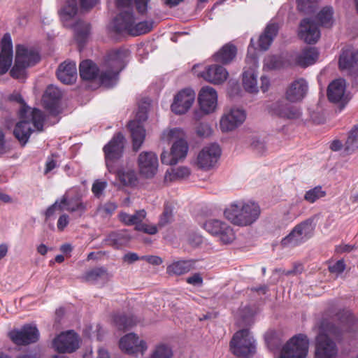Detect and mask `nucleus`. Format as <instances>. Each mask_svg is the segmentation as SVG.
<instances>
[{"mask_svg": "<svg viewBox=\"0 0 358 358\" xmlns=\"http://www.w3.org/2000/svg\"><path fill=\"white\" fill-rule=\"evenodd\" d=\"M225 217L235 225L246 227L255 223L259 217L261 208L257 203H232L224 212Z\"/></svg>", "mask_w": 358, "mask_h": 358, "instance_id": "obj_1", "label": "nucleus"}, {"mask_svg": "<svg viewBox=\"0 0 358 358\" xmlns=\"http://www.w3.org/2000/svg\"><path fill=\"white\" fill-rule=\"evenodd\" d=\"M230 349L238 357H250L255 353V340L248 329H243L234 334L230 341Z\"/></svg>", "mask_w": 358, "mask_h": 358, "instance_id": "obj_2", "label": "nucleus"}, {"mask_svg": "<svg viewBox=\"0 0 358 358\" xmlns=\"http://www.w3.org/2000/svg\"><path fill=\"white\" fill-rule=\"evenodd\" d=\"M124 143L125 138L122 134L119 132L103 147L106 164L109 172L116 171L114 164L122 157Z\"/></svg>", "mask_w": 358, "mask_h": 358, "instance_id": "obj_3", "label": "nucleus"}, {"mask_svg": "<svg viewBox=\"0 0 358 358\" xmlns=\"http://www.w3.org/2000/svg\"><path fill=\"white\" fill-rule=\"evenodd\" d=\"M308 346L309 341L305 334L294 336L283 346L280 358H306Z\"/></svg>", "mask_w": 358, "mask_h": 358, "instance_id": "obj_4", "label": "nucleus"}, {"mask_svg": "<svg viewBox=\"0 0 358 358\" xmlns=\"http://www.w3.org/2000/svg\"><path fill=\"white\" fill-rule=\"evenodd\" d=\"M147 118V108L145 106H141L136 113L135 120L130 121L128 124V128L130 130L133 141V149L135 151H137L140 148L144 141L145 130L142 123L145 122Z\"/></svg>", "mask_w": 358, "mask_h": 358, "instance_id": "obj_5", "label": "nucleus"}, {"mask_svg": "<svg viewBox=\"0 0 358 358\" xmlns=\"http://www.w3.org/2000/svg\"><path fill=\"white\" fill-rule=\"evenodd\" d=\"M203 228L210 234L217 236L224 244H229L235 238L231 227L220 220H208L204 223Z\"/></svg>", "mask_w": 358, "mask_h": 358, "instance_id": "obj_6", "label": "nucleus"}, {"mask_svg": "<svg viewBox=\"0 0 358 358\" xmlns=\"http://www.w3.org/2000/svg\"><path fill=\"white\" fill-rule=\"evenodd\" d=\"M138 166L140 175L145 178H152L157 173L158 158L153 152H142L138 157Z\"/></svg>", "mask_w": 358, "mask_h": 358, "instance_id": "obj_7", "label": "nucleus"}, {"mask_svg": "<svg viewBox=\"0 0 358 358\" xmlns=\"http://www.w3.org/2000/svg\"><path fill=\"white\" fill-rule=\"evenodd\" d=\"M335 316L336 319L340 322L341 327L338 328L332 325L329 332L336 339H340L341 335L344 331H355L357 329V319L350 310H339Z\"/></svg>", "mask_w": 358, "mask_h": 358, "instance_id": "obj_8", "label": "nucleus"}, {"mask_svg": "<svg viewBox=\"0 0 358 358\" xmlns=\"http://www.w3.org/2000/svg\"><path fill=\"white\" fill-rule=\"evenodd\" d=\"M24 145L28 141L32 129L30 127H27L26 124L29 122L28 117H31V121L33 124L34 129L38 131H43V124L45 122V115L43 112L38 109L31 110L24 102Z\"/></svg>", "mask_w": 358, "mask_h": 358, "instance_id": "obj_9", "label": "nucleus"}, {"mask_svg": "<svg viewBox=\"0 0 358 358\" xmlns=\"http://www.w3.org/2000/svg\"><path fill=\"white\" fill-rule=\"evenodd\" d=\"M217 95L216 91L211 87H203L199 94V103L201 111L194 113V118L199 120L201 113L208 114L214 111L217 106Z\"/></svg>", "mask_w": 358, "mask_h": 358, "instance_id": "obj_10", "label": "nucleus"}, {"mask_svg": "<svg viewBox=\"0 0 358 358\" xmlns=\"http://www.w3.org/2000/svg\"><path fill=\"white\" fill-rule=\"evenodd\" d=\"M272 115L287 120H296L301 117V112L297 107L288 103L285 100H278L267 106Z\"/></svg>", "mask_w": 358, "mask_h": 358, "instance_id": "obj_11", "label": "nucleus"}, {"mask_svg": "<svg viewBox=\"0 0 358 358\" xmlns=\"http://www.w3.org/2000/svg\"><path fill=\"white\" fill-rule=\"evenodd\" d=\"M220 154L221 150L217 143H212L204 147L197 156V166L203 170H209L215 165Z\"/></svg>", "mask_w": 358, "mask_h": 358, "instance_id": "obj_12", "label": "nucleus"}, {"mask_svg": "<svg viewBox=\"0 0 358 358\" xmlns=\"http://www.w3.org/2000/svg\"><path fill=\"white\" fill-rule=\"evenodd\" d=\"M52 347L59 353H71L79 348L78 338L73 331L63 332L54 338Z\"/></svg>", "mask_w": 358, "mask_h": 358, "instance_id": "obj_13", "label": "nucleus"}, {"mask_svg": "<svg viewBox=\"0 0 358 358\" xmlns=\"http://www.w3.org/2000/svg\"><path fill=\"white\" fill-rule=\"evenodd\" d=\"M338 353L337 346L326 334L320 333L316 337L315 358H335Z\"/></svg>", "mask_w": 358, "mask_h": 358, "instance_id": "obj_14", "label": "nucleus"}, {"mask_svg": "<svg viewBox=\"0 0 358 358\" xmlns=\"http://www.w3.org/2000/svg\"><path fill=\"white\" fill-rule=\"evenodd\" d=\"M120 349L129 354L134 355L141 353L147 350L148 346L143 340H140L134 333H129L122 337L119 342Z\"/></svg>", "mask_w": 358, "mask_h": 358, "instance_id": "obj_15", "label": "nucleus"}, {"mask_svg": "<svg viewBox=\"0 0 358 358\" xmlns=\"http://www.w3.org/2000/svg\"><path fill=\"white\" fill-rule=\"evenodd\" d=\"M195 99V93L192 90L185 89L179 92L174 98L171 106V110L177 114L185 113L192 106Z\"/></svg>", "mask_w": 358, "mask_h": 358, "instance_id": "obj_16", "label": "nucleus"}, {"mask_svg": "<svg viewBox=\"0 0 358 358\" xmlns=\"http://www.w3.org/2000/svg\"><path fill=\"white\" fill-rule=\"evenodd\" d=\"M13 56V43L10 34L3 35L1 41L0 75L8 71L12 64Z\"/></svg>", "mask_w": 358, "mask_h": 358, "instance_id": "obj_17", "label": "nucleus"}, {"mask_svg": "<svg viewBox=\"0 0 358 358\" xmlns=\"http://www.w3.org/2000/svg\"><path fill=\"white\" fill-rule=\"evenodd\" d=\"M245 119V113L243 110L231 108L220 120V128L222 131H232L240 126Z\"/></svg>", "mask_w": 358, "mask_h": 358, "instance_id": "obj_18", "label": "nucleus"}, {"mask_svg": "<svg viewBox=\"0 0 358 358\" xmlns=\"http://www.w3.org/2000/svg\"><path fill=\"white\" fill-rule=\"evenodd\" d=\"M299 37L308 44L316 43L320 37L318 24L310 18H304L300 22Z\"/></svg>", "mask_w": 358, "mask_h": 358, "instance_id": "obj_19", "label": "nucleus"}, {"mask_svg": "<svg viewBox=\"0 0 358 358\" xmlns=\"http://www.w3.org/2000/svg\"><path fill=\"white\" fill-rule=\"evenodd\" d=\"M62 96V92L59 88L53 85H49L43 95L42 101L44 108L49 110L51 114L57 115Z\"/></svg>", "mask_w": 358, "mask_h": 358, "instance_id": "obj_20", "label": "nucleus"}, {"mask_svg": "<svg viewBox=\"0 0 358 358\" xmlns=\"http://www.w3.org/2000/svg\"><path fill=\"white\" fill-rule=\"evenodd\" d=\"M338 64L341 69L348 70L352 74H358V50L352 48L343 50Z\"/></svg>", "mask_w": 358, "mask_h": 358, "instance_id": "obj_21", "label": "nucleus"}, {"mask_svg": "<svg viewBox=\"0 0 358 358\" xmlns=\"http://www.w3.org/2000/svg\"><path fill=\"white\" fill-rule=\"evenodd\" d=\"M129 55V50L125 49H116L109 51L105 59L106 67L120 72L126 65V59Z\"/></svg>", "mask_w": 358, "mask_h": 358, "instance_id": "obj_22", "label": "nucleus"}, {"mask_svg": "<svg viewBox=\"0 0 358 358\" xmlns=\"http://www.w3.org/2000/svg\"><path fill=\"white\" fill-rule=\"evenodd\" d=\"M200 76L206 81L220 85L223 83L228 77V72L223 66L218 64L208 66L200 73Z\"/></svg>", "mask_w": 358, "mask_h": 358, "instance_id": "obj_23", "label": "nucleus"}, {"mask_svg": "<svg viewBox=\"0 0 358 358\" xmlns=\"http://www.w3.org/2000/svg\"><path fill=\"white\" fill-rule=\"evenodd\" d=\"M345 81L343 79H337L332 81L328 86L327 96L333 103H346L348 101L345 92Z\"/></svg>", "mask_w": 358, "mask_h": 358, "instance_id": "obj_24", "label": "nucleus"}, {"mask_svg": "<svg viewBox=\"0 0 358 358\" xmlns=\"http://www.w3.org/2000/svg\"><path fill=\"white\" fill-rule=\"evenodd\" d=\"M308 84L303 78L292 82L286 91V99L291 102L302 100L307 94Z\"/></svg>", "mask_w": 358, "mask_h": 358, "instance_id": "obj_25", "label": "nucleus"}, {"mask_svg": "<svg viewBox=\"0 0 358 358\" xmlns=\"http://www.w3.org/2000/svg\"><path fill=\"white\" fill-rule=\"evenodd\" d=\"M57 78L64 84H72L77 78V69L75 62H64L57 71Z\"/></svg>", "mask_w": 358, "mask_h": 358, "instance_id": "obj_26", "label": "nucleus"}, {"mask_svg": "<svg viewBox=\"0 0 358 358\" xmlns=\"http://www.w3.org/2000/svg\"><path fill=\"white\" fill-rule=\"evenodd\" d=\"M135 23V18L132 10H126L121 12L113 21V28L117 33L128 31Z\"/></svg>", "mask_w": 358, "mask_h": 358, "instance_id": "obj_27", "label": "nucleus"}, {"mask_svg": "<svg viewBox=\"0 0 358 358\" xmlns=\"http://www.w3.org/2000/svg\"><path fill=\"white\" fill-rule=\"evenodd\" d=\"M319 52L316 48L308 47L295 55L294 64L305 68L313 64L317 59Z\"/></svg>", "mask_w": 358, "mask_h": 358, "instance_id": "obj_28", "label": "nucleus"}, {"mask_svg": "<svg viewBox=\"0 0 358 358\" xmlns=\"http://www.w3.org/2000/svg\"><path fill=\"white\" fill-rule=\"evenodd\" d=\"M256 67V60L253 59L252 65L245 69L243 73V85L244 89L250 93L258 92Z\"/></svg>", "mask_w": 358, "mask_h": 358, "instance_id": "obj_29", "label": "nucleus"}, {"mask_svg": "<svg viewBox=\"0 0 358 358\" xmlns=\"http://www.w3.org/2000/svg\"><path fill=\"white\" fill-rule=\"evenodd\" d=\"M131 240V236L126 230L114 231L108 234L105 243L115 249L126 245Z\"/></svg>", "mask_w": 358, "mask_h": 358, "instance_id": "obj_30", "label": "nucleus"}, {"mask_svg": "<svg viewBox=\"0 0 358 358\" xmlns=\"http://www.w3.org/2000/svg\"><path fill=\"white\" fill-rule=\"evenodd\" d=\"M8 100L11 102H15L20 104V107L17 110L19 116V121L16 123L13 130V134L15 137L19 141L20 143H22V96L18 92H14L11 94Z\"/></svg>", "mask_w": 358, "mask_h": 358, "instance_id": "obj_31", "label": "nucleus"}, {"mask_svg": "<svg viewBox=\"0 0 358 358\" xmlns=\"http://www.w3.org/2000/svg\"><path fill=\"white\" fill-rule=\"evenodd\" d=\"M278 26L276 24H269L264 33L259 36L258 45L260 50H266L271 45L274 37L277 35Z\"/></svg>", "mask_w": 358, "mask_h": 358, "instance_id": "obj_32", "label": "nucleus"}, {"mask_svg": "<svg viewBox=\"0 0 358 358\" xmlns=\"http://www.w3.org/2000/svg\"><path fill=\"white\" fill-rule=\"evenodd\" d=\"M236 52L235 45L227 43L213 55L214 60L222 64H227L235 58Z\"/></svg>", "mask_w": 358, "mask_h": 358, "instance_id": "obj_33", "label": "nucleus"}, {"mask_svg": "<svg viewBox=\"0 0 358 358\" xmlns=\"http://www.w3.org/2000/svg\"><path fill=\"white\" fill-rule=\"evenodd\" d=\"M99 68L95 63L90 59H86L80 62L79 66L80 76L85 80H92L99 74Z\"/></svg>", "mask_w": 358, "mask_h": 358, "instance_id": "obj_34", "label": "nucleus"}, {"mask_svg": "<svg viewBox=\"0 0 358 358\" xmlns=\"http://www.w3.org/2000/svg\"><path fill=\"white\" fill-rule=\"evenodd\" d=\"M194 264L195 261L192 259L177 261L169 265L166 271L170 275H183L194 269Z\"/></svg>", "mask_w": 358, "mask_h": 358, "instance_id": "obj_35", "label": "nucleus"}, {"mask_svg": "<svg viewBox=\"0 0 358 358\" xmlns=\"http://www.w3.org/2000/svg\"><path fill=\"white\" fill-rule=\"evenodd\" d=\"M41 60L40 50L35 47H24V69L38 64Z\"/></svg>", "mask_w": 358, "mask_h": 358, "instance_id": "obj_36", "label": "nucleus"}, {"mask_svg": "<svg viewBox=\"0 0 358 358\" xmlns=\"http://www.w3.org/2000/svg\"><path fill=\"white\" fill-rule=\"evenodd\" d=\"M315 217H312L301 223L296 224L294 227V232L299 235L303 241L310 238L315 229Z\"/></svg>", "mask_w": 358, "mask_h": 358, "instance_id": "obj_37", "label": "nucleus"}, {"mask_svg": "<svg viewBox=\"0 0 358 358\" xmlns=\"http://www.w3.org/2000/svg\"><path fill=\"white\" fill-rule=\"evenodd\" d=\"M76 40L78 43L79 48H83L90 34V25L89 23L78 20L73 26Z\"/></svg>", "mask_w": 358, "mask_h": 358, "instance_id": "obj_38", "label": "nucleus"}, {"mask_svg": "<svg viewBox=\"0 0 358 358\" xmlns=\"http://www.w3.org/2000/svg\"><path fill=\"white\" fill-rule=\"evenodd\" d=\"M83 278L86 282L95 283L99 280L108 281L111 275L104 267H96L87 271Z\"/></svg>", "mask_w": 358, "mask_h": 358, "instance_id": "obj_39", "label": "nucleus"}, {"mask_svg": "<svg viewBox=\"0 0 358 358\" xmlns=\"http://www.w3.org/2000/svg\"><path fill=\"white\" fill-rule=\"evenodd\" d=\"M120 71L107 68L106 71H102L99 76V80L101 85L110 88L113 87L118 80Z\"/></svg>", "mask_w": 358, "mask_h": 358, "instance_id": "obj_40", "label": "nucleus"}, {"mask_svg": "<svg viewBox=\"0 0 358 358\" xmlns=\"http://www.w3.org/2000/svg\"><path fill=\"white\" fill-rule=\"evenodd\" d=\"M61 203L64 209L69 212L80 211L83 213L87 209L86 203H83L79 198L67 199L64 196L61 199Z\"/></svg>", "mask_w": 358, "mask_h": 358, "instance_id": "obj_41", "label": "nucleus"}, {"mask_svg": "<svg viewBox=\"0 0 358 358\" xmlns=\"http://www.w3.org/2000/svg\"><path fill=\"white\" fill-rule=\"evenodd\" d=\"M39 338L40 333L35 324H24V346L36 343Z\"/></svg>", "mask_w": 358, "mask_h": 358, "instance_id": "obj_42", "label": "nucleus"}, {"mask_svg": "<svg viewBox=\"0 0 358 358\" xmlns=\"http://www.w3.org/2000/svg\"><path fill=\"white\" fill-rule=\"evenodd\" d=\"M190 175V170L186 166H179L176 169H171V171H167L165 174V181H174L187 178Z\"/></svg>", "mask_w": 358, "mask_h": 358, "instance_id": "obj_43", "label": "nucleus"}, {"mask_svg": "<svg viewBox=\"0 0 358 358\" xmlns=\"http://www.w3.org/2000/svg\"><path fill=\"white\" fill-rule=\"evenodd\" d=\"M10 76L18 79L22 76V45L19 44L16 46V55L15 64L10 71Z\"/></svg>", "mask_w": 358, "mask_h": 358, "instance_id": "obj_44", "label": "nucleus"}, {"mask_svg": "<svg viewBox=\"0 0 358 358\" xmlns=\"http://www.w3.org/2000/svg\"><path fill=\"white\" fill-rule=\"evenodd\" d=\"M117 174L120 181L125 186H134L137 183L138 178L134 170H119Z\"/></svg>", "mask_w": 358, "mask_h": 358, "instance_id": "obj_45", "label": "nucleus"}, {"mask_svg": "<svg viewBox=\"0 0 358 358\" xmlns=\"http://www.w3.org/2000/svg\"><path fill=\"white\" fill-rule=\"evenodd\" d=\"M174 208L169 203H166L164 207L163 212L159 217L157 226L160 228L171 224L174 220Z\"/></svg>", "mask_w": 358, "mask_h": 358, "instance_id": "obj_46", "label": "nucleus"}, {"mask_svg": "<svg viewBox=\"0 0 358 358\" xmlns=\"http://www.w3.org/2000/svg\"><path fill=\"white\" fill-rule=\"evenodd\" d=\"M188 151V145L183 139L176 141L171 147L172 155L176 158L177 162L179 159H183L187 155Z\"/></svg>", "mask_w": 358, "mask_h": 358, "instance_id": "obj_47", "label": "nucleus"}, {"mask_svg": "<svg viewBox=\"0 0 358 358\" xmlns=\"http://www.w3.org/2000/svg\"><path fill=\"white\" fill-rule=\"evenodd\" d=\"M333 8L331 7H324L317 14V18L320 25L329 27L332 25Z\"/></svg>", "mask_w": 358, "mask_h": 358, "instance_id": "obj_48", "label": "nucleus"}, {"mask_svg": "<svg viewBox=\"0 0 358 358\" xmlns=\"http://www.w3.org/2000/svg\"><path fill=\"white\" fill-rule=\"evenodd\" d=\"M173 351L168 345L160 343L157 345L152 350L150 358H171Z\"/></svg>", "mask_w": 358, "mask_h": 358, "instance_id": "obj_49", "label": "nucleus"}, {"mask_svg": "<svg viewBox=\"0 0 358 358\" xmlns=\"http://www.w3.org/2000/svg\"><path fill=\"white\" fill-rule=\"evenodd\" d=\"M114 322L119 329H127L135 325L136 320L134 316L118 315L115 316Z\"/></svg>", "mask_w": 358, "mask_h": 358, "instance_id": "obj_50", "label": "nucleus"}, {"mask_svg": "<svg viewBox=\"0 0 358 358\" xmlns=\"http://www.w3.org/2000/svg\"><path fill=\"white\" fill-rule=\"evenodd\" d=\"M325 196L326 192L322 190V187L319 185L307 191L304 195V200L310 203H313Z\"/></svg>", "mask_w": 358, "mask_h": 358, "instance_id": "obj_51", "label": "nucleus"}, {"mask_svg": "<svg viewBox=\"0 0 358 358\" xmlns=\"http://www.w3.org/2000/svg\"><path fill=\"white\" fill-rule=\"evenodd\" d=\"M78 12V3L76 0H68L62 10V17L65 20L74 17Z\"/></svg>", "mask_w": 358, "mask_h": 358, "instance_id": "obj_52", "label": "nucleus"}, {"mask_svg": "<svg viewBox=\"0 0 358 358\" xmlns=\"http://www.w3.org/2000/svg\"><path fill=\"white\" fill-rule=\"evenodd\" d=\"M358 148V124L350 131L345 142V150L350 152Z\"/></svg>", "mask_w": 358, "mask_h": 358, "instance_id": "obj_53", "label": "nucleus"}, {"mask_svg": "<svg viewBox=\"0 0 358 358\" xmlns=\"http://www.w3.org/2000/svg\"><path fill=\"white\" fill-rule=\"evenodd\" d=\"M304 241L302 238L294 232V229H293L291 232L285 236L281 241V245L282 247H295L301 244Z\"/></svg>", "mask_w": 358, "mask_h": 358, "instance_id": "obj_54", "label": "nucleus"}, {"mask_svg": "<svg viewBox=\"0 0 358 358\" xmlns=\"http://www.w3.org/2000/svg\"><path fill=\"white\" fill-rule=\"evenodd\" d=\"M152 29V22H148L147 21L134 23L133 27H131L129 34L134 36L141 35L146 34L151 31Z\"/></svg>", "mask_w": 358, "mask_h": 358, "instance_id": "obj_55", "label": "nucleus"}, {"mask_svg": "<svg viewBox=\"0 0 358 358\" xmlns=\"http://www.w3.org/2000/svg\"><path fill=\"white\" fill-rule=\"evenodd\" d=\"M264 66L268 70H275L282 66V62L277 56L272 55L264 59Z\"/></svg>", "mask_w": 358, "mask_h": 358, "instance_id": "obj_56", "label": "nucleus"}, {"mask_svg": "<svg viewBox=\"0 0 358 358\" xmlns=\"http://www.w3.org/2000/svg\"><path fill=\"white\" fill-rule=\"evenodd\" d=\"M10 341L17 346L22 345V329H13L8 334Z\"/></svg>", "mask_w": 358, "mask_h": 358, "instance_id": "obj_57", "label": "nucleus"}, {"mask_svg": "<svg viewBox=\"0 0 358 358\" xmlns=\"http://www.w3.org/2000/svg\"><path fill=\"white\" fill-rule=\"evenodd\" d=\"M250 147L258 154H263L266 150L264 141L260 140L258 137H253L251 139Z\"/></svg>", "mask_w": 358, "mask_h": 358, "instance_id": "obj_58", "label": "nucleus"}, {"mask_svg": "<svg viewBox=\"0 0 358 358\" xmlns=\"http://www.w3.org/2000/svg\"><path fill=\"white\" fill-rule=\"evenodd\" d=\"M117 205L115 202L108 201L104 205H101L98 208L99 212L103 213L106 215H112L117 209Z\"/></svg>", "mask_w": 358, "mask_h": 358, "instance_id": "obj_59", "label": "nucleus"}, {"mask_svg": "<svg viewBox=\"0 0 358 358\" xmlns=\"http://www.w3.org/2000/svg\"><path fill=\"white\" fill-rule=\"evenodd\" d=\"M345 264L343 259L338 260L336 263L329 266V271L331 273L339 275L345 269Z\"/></svg>", "mask_w": 358, "mask_h": 358, "instance_id": "obj_60", "label": "nucleus"}, {"mask_svg": "<svg viewBox=\"0 0 358 358\" xmlns=\"http://www.w3.org/2000/svg\"><path fill=\"white\" fill-rule=\"evenodd\" d=\"M135 229L136 231H143L144 233L150 235L156 234L158 231L157 227L156 225H149L145 223H141V224L135 226Z\"/></svg>", "mask_w": 358, "mask_h": 358, "instance_id": "obj_61", "label": "nucleus"}, {"mask_svg": "<svg viewBox=\"0 0 358 358\" xmlns=\"http://www.w3.org/2000/svg\"><path fill=\"white\" fill-rule=\"evenodd\" d=\"M64 207L62 205L61 200H57L52 205L49 206L45 213V220L52 217L56 210H63Z\"/></svg>", "mask_w": 358, "mask_h": 358, "instance_id": "obj_62", "label": "nucleus"}, {"mask_svg": "<svg viewBox=\"0 0 358 358\" xmlns=\"http://www.w3.org/2000/svg\"><path fill=\"white\" fill-rule=\"evenodd\" d=\"M146 212L145 210H137L134 214L131 215V225L141 224L145 218Z\"/></svg>", "mask_w": 358, "mask_h": 358, "instance_id": "obj_63", "label": "nucleus"}, {"mask_svg": "<svg viewBox=\"0 0 358 358\" xmlns=\"http://www.w3.org/2000/svg\"><path fill=\"white\" fill-rule=\"evenodd\" d=\"M196 133L201 137H207L212 133V129L207 123H201L196 127Z\"/></svg>", "mask_w": 358, "mask_h": 358, "instance_id": "obj_64", "label": "nucleus"}]
</instances>
